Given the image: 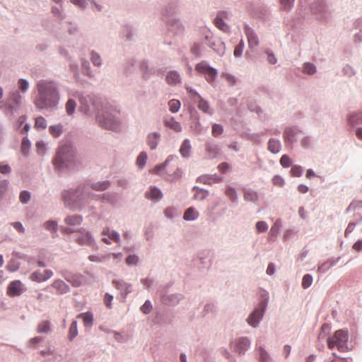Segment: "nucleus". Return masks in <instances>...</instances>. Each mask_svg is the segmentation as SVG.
I'll use <instances>...</instances> for the list:
<instances>
[{"label":"nucleus","instance_id":"obj_1","mask_svg":"<svg viewBox=\"0 0 362 362\" xmlns=\"http://www.w3.org/2000/svg\"><path fill=\"white\" fill-rule=\"evenodd\" d=\"M62 85L56 80L40 79L36 83L34 105L40 110L53 112L59 108Z\"/></svg>","mask_w":362,"mask_h":362},{"label":"nucleus","instance_id":"obj_2","mask_svg":"<svg viewBox=\"0 0 362 362\" xmlns=\"http://www.w3.org/2000/svg\"><path fill=\"white\" fill-rule=\"evenodd\" d=\"M53 165L60 172L78 170L81 163L76 157V150L69 142L61 144L53 159Z\"/></svg>","mask_w":362,"mask_h":362},{"label":"nucleus","instance_id":"obj_3","mask_svg":"<svg viewBox=\"0 0 362 362\" xmlns=\"http://www.w3.org/2000/svg\"><path fill=\"white\" fill-rule=\"evenodd\" d=\"M96 120L101 127L107 129L117 131L120 127L119 118L107 106H101L97 111Z\"/></svg>","mask_w":362,"mask_h":362},{"label":"nucleus","instance_id":"obj_4","mask_svg":"<svg viewBox=\"0 0 362 362\" xmlns=\"http://www.w3.org/2000/svg\"><path fill=\"white\" fill-rule=\"evenodd\" d=\"M309 9L315 18L322 23L331 20L332 12L325 0H314L310 4Z\"/></svg>","mask_w":362,"mask_h":362},{"label":"nucleus","instance_id":"obj_5","mask_svg":"<svg viewBox=\"0 0 362 362\" xmlns=\"http://www.w3.org/2000/svg\"><path fill=\"white\" fill-rule=\"evenodd\" d=\"M79 101L82 111L86 115L96 112L103 106L100 100L94 95L82 93L79 95Z\"/></svg>","mask_w":362,"mask_h":362},{"label":"nucleus","instance_id":"obj_6","mask_svg":"<svg viewBox=\"0 0 362 362\" xmlns=\"http://www.w3.org/2000/svg\"><path fill=\"white\" fill-rule=\"evenodd\" d=\"M268 305V298L262 299L258 305L248 315L246 322L253 328H257L264 315Z\"/></svg>","mask_w":362,"mask_h":362},{"label":"nucleus","instance_id":"obj_7","mask_svg":"<svg viewBox=\"0 0 362 362\" xmlns=\"http://www.w3.org/2000/svg\"><path fill=\"white\" fill-rule=\"evenodd\" d=\"M348 339L349 336L346 332L342 329L337 330L332 337L327 339V346L330 349L336 346L339 351H344L347 349Z\"/></svg>","mask_w":362,"mask_h":362},{"label":"nucleus","instance_id":"obj_8","mask_svg":"<svg viewBox=\"0 0 362 362\" xmlns=\"http://www.w3.org/2000/svg\"><path fill=\"white\" fill-rule=\"evenodd\" d=\"M303 134V131L298 127H286L283 132V139L286 147L293 149L294 144Z\"/></svg>","mask_w":362,"mask_h":362},{"label":"nucleus","instance_id":"obj_9","mask_svg":"<svg viewBox=\"0 0 362 362\" xmlns=\"http://www.w3.org/2000/svg\"><path fill=\"white\" fill-rule=\"evenodd\" d=\"M95 194L88 192L86 188V185H78L76 189L71 191H64L62 193V198L65 203H68L69 201H82L86 197H93Z\"/></svg>","mask_w":362,"mask_h":362},{"label":"nucleus","instance_id":"obj_10","mask_svg":"<svg viewBox=\"0 0 362 362\" xmlns=\"http://www.w3.org/2000/svg\"><path fill=\"white\" fill-rule=\"evenodd\" d=\"M22 103V96L18 90H13L9 93L6 103L7 114L10 116L17 113Z\"/></svg>","mask_w":362,"mask_h":362},{"label":"nucleus","instance_id":"obj_11","mask_svg":"<svg viewBox=\"0 0 362 362\" xmlns=\"http://www.w3.org/2000/svg\"><path fill=\"white\" fill-rule=\"evenodd\" d=\"M185 31V26L179 18H173L168 21V35L173 37H180Z\"/></svg>","mask_w":362,"mask_h":362},{"label":"nucleus","instance_id":"obj_12","mask_svg":"<svg viewBox=\"0 0 362 362\" xmlns=\"http://www.w3.org/2000/svg\"><path fill=\"white\" fill-rule=\"evenodd\" d=\"M195 70L199 73L204 74L209 83H212L217 76L216 69L210 66L206 61H202L197 64L196 65Z\"/></svg>","mask_w":362,"mask_h":362},{"label":"nucleus","instance_id":"obj_13","mask_svg":"<svg viewBox=\"0 0 362 362\" xmlns=\"http://www.w3.org/2000/svg\"><path fill=\"white\" fill-rule=\"evenodd\" d=\"M77 233L80 235L76 239V242L80 245L93 246L95 240L90 231L84 228L77 229Z\"/></svg>","mask_w":362,"mask_h":362},{"label":"nucleus","instance_id":"obj_14","mask_svg":"<svg viewBox=\"0 0 362 362\" xmlns=\"http://www.w3.org/2000/svg\"><path fill=\"white\" fill-rule=\"evenodd\" d=\"M251 341L247 337H241L235 341V351L239 355H245L250 347Z\"/></svg>","mask_w":362,"mask_h":362},{"label":"nucleus","instance_id":"obj_15","mask_svg":"<svg viewBox=\"0 0 362 362\" xmlns=\"http://www.w3.org/2000/svg\"><path fill=\"white\" fill-rule=\"evenodd\" d=\"M24 291L23 284L21 281L19 280H15L8 284L7 293L11 297L19 296L24 292Z\"/></svg>","mask_w":362,"mask_h":362},{"label":"nucleus","instance_id":"obj_16","mask_svg":"<svg viewBox=\"0 0 362 362\" xmlns=\"http://www.w3.org/2000/svg\"><path fill=\"white\" fill-rule=\"evenodd\" d=\"M245 33L247 36L248 45L250 48L257 47L259 45V40L257 33L247 25L245 26Z\"/></svg>","mask_w":362,"mask_h":362},{"label":"nucleus","instance_id":"obj_17","mask_svg":"<svg viewBox=\"0 0 362 362\" xmlns=\"http://www.w3.org/2000/svg\"><path fill=\"white\" fill-rule=\"evenodd\" d=\"M145 197L148 199L158 202L162 199L163 194L158 187L150 186L148 190L145 192Z\"/></svg>","mask_w":362,"mask_h":362},{"label":"nucleus","instance_id":"obj_18","mask_svg":"<svg viewBox=\"0 0 362 362\" xmlns=\"http://www.w3.org/2000/svg\"><path fill=\"white\" fill-rule=\"evenodd\" d=\"M183 298L184 296L181 293H174L161 296L162 302L169 305H175L178 304Z\"/></svg>","mask_w":362,"mask_h":362},{"label":"nucleus","instance_id":"obj_19","mask_svg":"<svg viewBox=\"0 0 362 362\" xmlns=\"http://www.w3.org/2000/svg\"><path fill=\"white\" fill-rule=\"evenodd\" d=\"M116 288L119 291L121 295L125 298L129 293L132 291V286L123 280H114L112 282Z\"/></svg>","mask_w":362,"mask_h":362},{"label":"nucleus","instance_id":"obj_20","mask_svg":"<svg viewBox=\"0 0 362 362\" xmlns=\"http://www.w3.org/2000/svg\"><path fill=\"white\" fill-rule=\"evenodd\" d=\"M347 122L351 127L362 124V112L349 113L347 116Z\"/></svg>","mask_w":362,"mask_h":362},{"label":"nucleus","instance_id":"obj_21","mask_svg":"<svg viewBox=\"0 0 362 362\" xmlns=\"http://www.w3.org/2000/svg\"><path fill=\"white\" fill-rule=\"evenodd\" d=\"M281 227H282V223H281V219L276 220V221L274 222V223L273 224V226H272V228L269 230V237H268L269 241H271V242L276 241Z\"/></svg>","mask_w":362,"mask_h":362},{"label":"nucleus","instance_id":"obj_22","mask_svg":"<svg viewBox=\"0 0 362 362\" xmlns=\"http://www.w3.org/2000/svg\"><path fill=\"white\" fill-rule=\"evenodd\" d=\"M161 135L159 132H152L147 135L146 142L151 150H155L157 148L158 142L160 140Z\"/></svg>","mask_w":362,"mask_h":362},{"label":"nucleus","instance_id":"obj_23","mask_svg":"<svg viewBox=\"0 0 362 362\" xmlns=\"http://www.w3.org/2000/svg\"><path fill=\"white\" fill-rule=\"evenodd\" d=\"M209 47H211L214 52L218 55L222 56L225 53V44L220 40H210L208 44Z\"/></svg>","mask_w":362,"mask_h":362},{"label":"nucleus","instance_id":"obj_24","mask_svg":"<svg viewBox=\"0 0 362 362\" xmlns=\"http://www.w3.org/2000/svg\"><path fill=\"white\" fill-rule=\"evenodd\" d=\"M267 149L269 152L274 154L279 153L281 149V141L275 138L269 139L267 143Z\"/></svg>","mask_w":362,"mask_h":362},{"label":"nucleus","instance_id":"obj_25","mask_svg":"<svg viewBox=\"0 0 362 362\" xmlns=\"http://www.w3.org/2000/svg\"><path fill=\"white\" fill-rule=\"evenodd\" d=\"M164 124L168 128L173 129L176 132H180L182 130V127L181 124L177 122L174 117H170L169 118H165L163 121Z\"/></svg>","mask_w":362,"mask_h":362},{"label":"nucleus","instance_id":"obj_26","mask_svg":"<svg viewBox=\"0 0 362 362\" xmlns=\"http://www.w3.org/2000/svg\"><path fill=\"white\" fill-rule=\"evenodd\" d=\"M83 219V218L81 215L74 214L67 216L64 218V222L69 226H78L81 224Z\"/></svg>","mask_w":362,"mask_h":362},{"label":"nucleus","instance_id":"obj_27","mask_svg":"<svg viewBox=\"0 0 362 362\" xmlns=\"http://www.w3.org/2000/svg\"><path fill=\"white\" fill-rule=\"evenodd\" d=\"M166 82L170 86H175L181 81V77L176 71H170L166 75Z\"/></svg>","mask_w":362,"mask_h":362},{"label":"nucleus","instance_id":"obj_28","mask_svg":"<svg viewBox=\"0 0 362 362\" xmlns=\"http://www.w3.org/2000/svg\"><path fill=\"white\" fill-rule=\"evenodd\" d=\"M191 149L192 146L189 139H185L182 141L179 151L183 158H189L190 157Z\"/></svg>","mask_w":362,"mask_h":362},{"label":"nucleus","instance_id":"obj_29","mask_svg":"<svg viewBox=\"0 0 362 362\" xmlns=\"http://www.w3.org/2000/svg\"><path fill=\"white\" fill-rule=\"evenodd\" d=\"M52 287L54 288L59 294H64L69 291V286L64 282L62 280H55L52 284Z\"/></svg>","mask_w":362,"mask_h":362},{"label":"nucleus","instance_id":"obj_30","mask_svg":"<svg viewBox=\"0 0 362 362\" xmlns=\"http://www.w3.org/2000/svg\"><path fill=\"white\" fill-rule=\"evenodd\" d=\"M122 36L127 41H133L134 40L135 37V30L132 25H124L122 28Z\"/></svg>","mask_w":362,"mask_h":362},{"label":"nucleus","instance_id":"obj_31","mask_svg":"<svg viewBox=\"0 0 362 362\" xmlns=\"http://www.w3.org/2000/svg\"><path fill=\"white\" fill-rule=\"evenodd\" d=\"M192 191H194L195 193L193 196V198L196 200L203 201L204 200L209 194V192L203 188H200L197 186H194L192 187Z\"/></svg>","mask_w":362,"mask_h":362},{"label":"nucleus","instance_id":"obj_32","mask_svg":"<svg viewBox=\"0 0 362 362\" xmlns=\"http://www.w3.org/2000/svg\"><path fill=\"white\" fill-rule=\"evenodd\" d=\"M244 199L247 202L255 203L258 201V194L252 189H243Z\"/></svg>","mask_w":362,"mask_h":362},{"label":"nucleus","instance_id":"obj_33","mask_svg":"<svg viewBox=\"0 0 362 362\" xmlns=\"http://www.w3.org/2000/svg\"><path fill=\"white\" fill-rule=\"evenodd\" d=\"M43 226L46 230L52 233V238H56L58 235V223L56 221H47L44 223Z\"/></svg>","mask_w":362,"mask_h":362},{"label":"nucleus","instance_id":"obj_34","mask_svg":"<svg viewBox=\"0 0 362 362\" xmlns=\"http://www.w3.org/2000/svg\"><path fill=\"white\" fill-rule=\"evenodd\" d=\"M26 119L27 117L25 115H21L18 117L15 124V128L18 130H20L21 134H23L24 132H28L30 129V125L28 123L25 124L23 127L21 128L23 124L25 123Z\"/></svg>","mask_w":362,"mask_h":362},{"label":"nucleus","instance_id":"obj_35","mask_svg":"<svg viewBox=\"0 0 362 362\" xmlns=\"http://www.w3.org/2000/svg\"><path fill=\"white\" fill-rule=\"evenodd\" d=\"M258 354V360L259 362H272V358L269 353L262 346L256 349Z\"/></svg>","mask_w":362,"mask_h":362},{"label":"nucleus","instance_id":"obj_36","mask_svg":"<svg viewBox=\"0 0 362 362\" xmlns=\"http://www.w3.org/2000/svg\"><path fill=\"white\" fill-rule=\"evenodd\" d=\"M111 182L109 180L99 181L91 183L90 187L95 191H105L110 187Z\"/></svg>","mask_w":362,"mask_h":362},{"label":"nucleus","instance_id":"obj_37","mask_svg":"<svg viewBox=\"0 0 362 362\" xmlns=\"http://www.w3.org/2000/svg\"><path fill=\"white\" fill-rule=\"evenodd\" d=\"M98 199L104 202L114 204L117 202L116 194L113 192H106L100 195H97Z\"/></svg>","mask_w":362,"mask_h":362},{"label":"nucleus","instance_id":"obj_38","mask_svg":"<svg viewBox=\"0 0 362 362\" xmlns=\"http://www.w3.org/2000/svg\"><path fill=\"white\" fill-rule=\"evenodd\" d=\"M199 217V212L193 207L188 208L184 214L183 218L187 221H192L197 219Z\"/></svg>","mask_w":362,"mask_h":362},{"label":"nucleus","instance_id":"obj_39","mask_svg":"<svg viewBox=\"0 0 362 362\" xmlns=\"http://www.w3.org/2000/svg\"><path fill=\"white\" fill-rule=\"evenodd\" d=\"M37 332L40 334H49L52 332L51 323L48 320L40 322L37 327Z\"/></svg>","mask_w":362,"mask_h":362},{"label":"nucleus","instance_id":"obj_40","mask_svg":"<svg viewBox=\"0 0 362 362\" xmlns=\"http://www.w3.org/2000/svg\"><path fill=\"white\" fill-rule=\"evenodd\" d=\"M206 151L210 159L216 158L219 154V148L216 144H207Z\"/></svg>","mask_w":362,"mask_h":362},{"label":"nucleus","instance_id":"obj_41","mask_svg":"<svg viewBox=\"0 0 362 362\" xmlns=\"http://www.w3.org/2000/svg\"><path fill=\"white\" fill-rule=\"evenodd\" d=\"M198 103V108L204 112V113H206L209 115H211L214 112L213 110L210 108L209 105L207 101L204 100L202 97L199 98Z\"/></svg>","mask_w":362,"mask_h":362},{"label":"nucleus","instance_id":"obj_42","mask_svg":"<svg viewBox=\"0 0 362 362\" xmlns=\"http://www.w3.org/2000/svg\"><path fill=\"white\" fill-rule=\"evenodd\" d=\"M78 318H81L83 322V325L86 327H90L93 325V315L91 313L87 312L81 313L78 315Z\"/></svg>","mask_w":362,"mask_h":362},{"label":"nucleus","instance_id":"obj_43","mask_svg":"<svg viewBox=\"0 0 362 362\" xmlns=\"http://www.w3.org/2000/svg\"><path fill=\"white\" fill-rule=\"evenodd\" d=\"M300 146L305 148L308 149L310 148L313 144V137L310 135L305 134L303 133V134L300 138Z\"/></svg>","mask_w":362,"mask_h":362},{"label":"nucleus","instance_id":"obj_44","mask_svg":"<svg viewBox=\"0 0 362 362\" xmlns=\"http://www.w3.org/2000/svg\"><path fill=\"white\" fill-rule=\"evenodd\" d=\"M303 73L312 76L317 72L316 66L311 62H305L302 68Z\"/></svg>","mask_w":362,"mask_h":362},{"label":"nucleus","instance_id":"obj_45","mask_svg":"<svg viewBox=\"0 0 362 362\" xmlns=\"http://www.w3.org/2000/svg\"><path fill=\"white\" fill-rule=\"evenodd\" d=\"M141 69L142 71V77L145 80H148L151 76L154 74L155 71L153 69H148L146 62H143L141 64Z\"/></svg>","mask_w":362,"mask_h":362},{"label":"nucleus","instance_id":"obj_46","mask_svg":"<svg viewBox=\"0 0 362 362\" xmlns=\"http://www.w3.org/2000/svg\"><path fill=\"white\" fill-rule=\"evenodd\" d=\"M49 132L54 137H59L63 132V125L59 124L49 127Z\"/></svg>","mask_w":362,"mask_h":362},{"label":"nucleus","instance_id":"obj_47","mask_svg":"<svg viewBox=\"0 0 362 362\" xmlns=\"http://www.w3.org/2000/svg\"><path fill=\"white\" fill-rule=\"evenodd\" d=\"M214 23L215 25L223 32L228 33L229 31V26L221 18L216 17L214 20Z\"/></svg>","mask_w":362,"mask_h":362},{"label":"nucleus","instance_id":"obj_48","mask_svg":"<svg viewBox=\"0 0 362 362\" xmlns=\"http://www.w3.org/2000/svg\"><path fill=\"white\" fill-rule=\"evenodd\" d=\"M90 61L97 67H100L103 62L100 55L95 50L90 52Z\"/></svg>","mask_w":362,"mask_h":362},{"label":"nucleus","instance_id":"obj_49","mask_svg":"<svg viewBox=\"0 0 362 362\" xmlns=\"http://www.w3.org/2000/svg\"><path fill=\"white\" fill-rule=\"evenodd\" d=\"M225 193L233 203H238V195L235 188L229 186L226 188Z\"/></svg>","mask_w":362,"mask_h":362},{"label":"nucleus","instance_id":"obj_50","mask_svg":"<svg viewBox=\"0 0 362 362\" xmlns=\"http://www.w3.org/2000/svg\"><path fill=\"white\" fill-rule=\"evenodd\" d=\"M76 107V103L74 99L69 98L65 105L66 112L68 115H71L74 113Z\"/></svg>","mask_w":362,"mask_h":362},{"label":"nucleus","instance_id":"obj_51","mask_svg":"<svg viewBox=\"0 0 362 362\" xmlns=\"http://www.w3.org/2000/svg\"><path fill=\"white\" fill-rule=\"evenodd\" d=\"M168 106H169V110L172 113H176L179 111L180 106H181V103H180V100H178L172 99V100H169Z\"/></svg>","mask_w":362,"mask_h":362},{"label":"nucleus","instance_id":"obj_52","mask_svg":"<svg viewBox=\"0 0 362 362\" xmlns=\"http://www.w3.org/2000/svg\"><path fill=\"white\" fill-rule=\"evenodd\" d=\"M65 279L74 287H79L82 285V279L79 276L73 275Z\"/></svg>","mask_w":362,"mask_h":362},{"label":"nucleus","instance_id":"obj_53","mask_svg":"<svg viewBox=\"0 0 362 362\" xmlns=\"http://www.w3.org/2000/svg\"><path fill=\"white\" fill-rule=\"evenodd\" d=\"M78 335L77 322L74 320L69 329V339L72 341Z\"/></svg>","mask_w":362,"mask_h":362},{"label":"nucleus","instance_id":"obj_54","mask_svg":"<svg viewBox=\"0 0 362 362\" xmlns=\"http://www.w3.org/2000/svg\"><path fill=\"white\" fill-rule=\"evenodd\" d=\"M147 154L146 152L142 151L139 153L136 158V165L139 166V168L142 169L144 168L146 160H147Z\"/></svg>","mask_w":362,"mask_h":362},{"label":"nucleus","instance_id":"obj_55","mask_svg":"<svg viewBox=\"0 0 362 362\" xmlns=\"http://www.w3.org/2000/svg\"><path fill=\"white\" fill-rule=\"evenodd\" d=\"M81 71L84 75L93 77L90 64L86 59H83L81 62Z\"/></svg>","mask_w":362,"mask_h":362},{"label":"nucleus","instance_id":"obj_56","mask_svg":"<svg viewBox=\"0 0 362 362\" xmlns=\"http://www.w3.org/2000/svg\"><path fill=\"white\" fill-rule=\"evenodd\" d=\"M20 267L19 262L15 259H11L8 264L6 265V269L11 272H16Z\"/></svg>","mask_w":362,"mask_h":362},{"label":"nucleus","instance_id":"obj_57","mask_svg":"<svg viewBox=\"0 0 362 362\" xmlns=\"http://www.w3.org/2000/svg\"><path fill=\"white\" fill-rule=\"evenodd\" d=\"M18 88L23 93L28 91L30 84L27 79L20 78L18 81Z\"/></svg>","mask_w":362,"mask_h":362},{"label":"nucleus","instance_id":"obj_58","mask_svg":"<svg viewBox=\"0 0 362 362\" xmlns=\"http://www.w3.org/2000/svg\"><path fill=\"white\" fill-rule=\"evenodd\" d=\"M313 283V276L312 275L307 274H305L302 279V287L304 289H307L309 288Z\"/></svg>","mask_w":362,"mask_h":362},{"label":"nucleus","instance_id":"obj_59","mask_svg":"<svg viewBox=\"0 0 362 362\" xmlns=\"http://www.w3.org/2000/svg\"><path fill=\"white\" fill-rule=\"evenodd\" d=\"M255 228L258 233H264L268 230V224L264 221H257Z\"/></svg>","mask_w":362,"mask_h":362},{"label":"nucleus","instance_id":"obj_60","mask_svg":"<svg viewBox=\"0 0 362 362\" xmlns=\"http://www.w3.org/2000/svg\"><path fill=\"white\" fill-rule=\"evenodd\" d=\"M264 52L267 56V60L269 64L273 65L277 63V58L272 50L267 49Z\"/></svg>","mask_w":362,"mask_h":362},{"label":"nucleus","instance_id":"obj_61","mask_svg":"<svg viewBox=\"0 0 362 362\" xmlns=\"http://www.w3.org/2000/svg\"><path fill=\"white\" fill-rule=\"evenodd\" d=\"M281 8L284 11L291 10L293 6L295 0H279Z\"/></svg>","mask_w":362,"mask_h":362},{"label":"nucleus","instance_id":"obj_62","mask_svg":"<svg viewBox=\"0 0 362 362\" xmlns=\"http://www.w3.org/2000/svg\"><path fill=\"white\" fill-rule=\"evenodd\" d=\"M42 277L43 274L40 271L37 270L30 274V279L33 281L40 283L43 282Z\"/></svg>","mask_w":362,"mask_h":362},{"label":"nucleus","instance_id":"obj_63","mask_svg":"<svg viewBox=\"0 0 362 362\" xmlns=\"http://www.w3.org/2000/svg\"><path fill=\"white\" fill-rule=\"evenodd\" d=\"M30 193L27 190H23L21 192L19 196L20 202L23 204H28L30 199Z\"/></svg>","mask_w":362,"mask_h":362},{"label":"nucleus","instance_id":"obj_64","mask_svg":"<svg viewBox=\"0 0 362 362\" xmlns=\"http://www.w3.org/2000/svg\"><path fill=\"white\" fill-rule=\"evenodd\" d=\"M280 163L284 168H288L292 165V160L288 155L284 154L280 158Z\"/></svg>","mask_w":362,"mask_h":362}]
</instances>
